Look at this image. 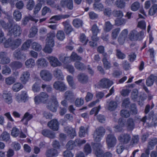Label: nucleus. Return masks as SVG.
Returning <instances> with one entry per match:
<instances>
[{
  "label": "nucleus",
  "instance_id": "nucleus-43",
  "mask_svg": "<svg viewBox=\"0 0 157 157\" xmlns=\"http://www.w3.org/2000/svg\"><path fill=\"white\" fill-rule=\"evenodd\" d=\"M149 13L151 16H153L155 14L157 15V4H154L150 8Z\"/></svg>",
  "mask_w": 157,
  "mask_h": 157
},
{
  "label": "nucleus",
  "instance_id": "nucleus-37",
  "mask_svg": "<svg viewBox=\"0 0 157 157\" xmlns=\"http://www.w3.org/2000/svg\"><path fill=\"white\" fill-rule=\"evenodd\" d=\"M32 42V40L30 39L27 40L22 44L21 48V49L25 51L27 50L30 48Z\"/></svg>",
  "mask_w": 157,
  "mask_h": 157
},
{
  "label": "nucleus",
  "instance_id": "nucleus-20",
  "mask_svg": "<svg viewBox=\"0 0 157 157\" xmlns=\"http://www.w3.org/2000/svg\"><path fill=\"white\" fill-rule=\"evenodd\" d=\"M30 78V74L28 71L23 72L20 77V80L22 83L26 84Z\"/></svg>",
  "mask_w": 157,
  "mask_h": 157
},
{
  "label": "nucleus",
  "instance_id": "nucleus-14",
  "mask_svg": "<svg viewBox=\"0 0 157 157\" xmlns=\"http://www.w3.org/2000/svg\"><path fill=\"white\" fill-rule=\"evenodd\" d=\"M113 83L112 81L106 78H103L99 82V85L103 88H108L110 87Z\"/></svg>",
  "mask_w": 157,
  "mask_h": 157
},
{
  "label": "nucleus",
  "instance_id": "nucleus-42",
  "mask_svg": "<svg viewBox=\"0 0 157 157\" xmlns=\"http://www.w3.org/2000/svg\"><path fill=\"white\" fill-rule=\"evenodd\" d=\"M64 96L65 99L68 100H73L74 98V96L72 92L69 90L65 92Z\"/></svg>",
  "mask_w": 157,
  "mask_h": 157
},
{
  "label": "nucleus",
  "instance_id": "nucleus-16",
  "mask_svg": "<svg viewBox=\"0 0 157 157\" xmlns=\"http://www.w3.org/2000/svg\"><path fill=\"white\" fill-rule=\"evenodd\" d=\"M7 54L4 52H0V63L2 64H7L10 61V59L7 56Z\"/></svg>",
  "mask_w": 157,
  "mask_h": 157
},
{
  "label": "nucleus",
  "instance_id": "nucleus-22",
  "mask_svg": "<svg viewBox=\"0 0 157 157\" xmlns=\"http://www.w3.org/2000/svg\"><path fill=\"white\" fill-rule=\"evenodd\" d=\"M64 131L68 134V135L71 138H73L76 136L75 130L70 126H66L64 128Z\"/></svg>",
  "mask_w": 157,
  "mask_h": 157
},
{
  "label": "nucleus",
  "instance_id": "nucleus-41",
  "mask_svg": "<svg viewBox=\"0 0 157 157\" xmlns=\"http://www.w3.org/2000/svg\"><path fill=\"white\" fill-rule=\"evenodd\" d=\"M32 48L37 52H39L42 49L41 46L36 42H34L32 44Z\"/></svg>",
  "mask_w": 157,
  "mask_h": 157
},
{
  "label": "nucleus",
  "instance_id": "nucleus-4",
  "mask_svg": "<svg viewBox=\"0 0 157 157\" xmlns=\"http://www.w3.org/2000/svg\"><path fill=\"white\" fill-rule=\"evenodd\" d=\"M59 103L56 96L53 95H52L50 101L47 104V108L53 112H56Z\"/></svg>",
  "mask_w": 157,
  "mask_h": 157
},
{
  "label": "nucleus",
  "instance_id": "nucleus-34",
  "mask_svg": "<svg viewBox=\"0 0 157 157\" xmlns=\"http://www.w3.org/2000/svg\"><path fill=\"white\" fill-rule=\"evenodd\" d=\"M0 140H1L5 141L9 143L11 142L10 139V135L6 132H3L0 136Z\"/></svg>",
  "mask_w": 157,
  "mask_h": 157
},
{
  "label": "nucleus",
  "instance_id": "nucleus-53",
  "mask_svg": "<svg viewBox=\"0 0 157 157\" xmlns=\"http://www.w3.org/2000/svg\"><path fill=\"white\" fill-rule=\"evenodd\" d=\"M121 29L120 28H115L112 30L111 36L113 39H116Z\"/></svg>",
  "mask_w": 157,
  "mask_h": 157
},
{
  "label": "nucleus",
  "instance_id": "nucleus-18",
  "mask_svg": "<svg viewBox=\"0 0 157 157\" xmlns=\"http://www.w3.org/2000/svg\"><path fill=\"white\" fill-rule=\"evenodd\" d=\"M36 63L39 68H44L47 67L48 62L47 60L44 58L38 59L36 61Z\"/></svg>",
  "mask_w": 157,
  "mask_h": 157
},
{
  "label": "nucleus",
  "instance_id": "nucleus-21",
  "mask_svg": "<svg viewBox=\"0 0 157 157\" xmlns=\"http://www.w3.org/2000/svg\"><path fill=\"white\" fill-rule=\"evenodd\" d=\"M60 4L63 6H66L68 9L72 10L73 8V0H61Z\"/></svg>",
  "mask_w": 157,
  "mask_h": 157
},
{
  "label": "nucleus",
  "instance_id": "nucleus-40",
  "mask_svg": "<svg viewBox=\"0 0 157 157\" xmlns=\"http://www.w3.org/2000/svg\"><path fill=\"white\" fill-rule=\"evenodd\" d=\"M29 20L35 21V22H37L38 21V19H35L34 17L29 16L25 18L22 21V24L24 25H25L27 24Z\"/></svg>",
  "mask_w": 157,
  "mask_h": 157
},
{
  "label": "nucleus",
  "instance_id": "nucleus-33",
  "mask_svg": "<svg viewBox=\"0 0 157 157\" xmlns=\"http://www.w3.org/2000/svg\"><path fill=\"white\" fill-rule=\"evenodd\" d=\"M62 24L64 26V31L66 33L68 34H70L72 32V29L69 21H67L63 22Z\"/></svg>",
  "mask_w": 157,
  "mask_h": 157
},
{
  "label": "nucleus",
  "instance_id": "nucleus-36",
  "mask_svg": "<svg viewBox=\"0 0 157 157\" xmlns=\"http://www.w3.org/2000/svg\"><path fill=\"white\" fill-rule=\"evenodd\" d=\"M117 106V102L114 101H112L107 104V108L110 111L114 110Z\"/></svg>",
  "mask_w": 157,
  "mask_h": 157
},
{
  "label": "nucleus",
  "instance_id": "nucleus-5",
  "mask_svg": "<svg viewBox=\"0 0 157 157\" xmlns=\"http://www.w3.org/2000/svg\"><path fill=\"white\" fill-rule=\"evenodd\" d=\"M22 30L20 26L17 24H15L12 26L9 29L7 35L10 36H13L14 37L19 36Z\"/></svg>",
  "mask_w": 157,
  "mask_h": 157
},
{
  "label": "nucleus",
  "instance_id": "nucleus-61",
  "mask_svg": "<svg viewBox=\"0 0 157 157\" xmlns=\"http://www.w3.org/2000/svg\"><path fill=\"white\" fill-rule=\"evenodd\" d=\"M32 90L34 92H37L40 90V85L38 82L33 84L32 87Z\"/></svg>",
  "mask_w": 157,
  "mask_h": 157
},
{
  "label": "nucleus",
  "instance_id": "nucleus-45",
  "mask_svg": "<svg viewBox=\"0 0 157 157\" xmlns=\"http://www.w3.org/2000/svg\"><path fill=\"white\" fill-rule=\"evenodd\" d=\"M113 28V25L109 21H107L105 22L104 30L105 32H109Z\"/></svg>",
  "mask_w": 157,
  "mask_h": 157
},
{
  "label": "nucleus",
  "instance_id": "nucleus-50",
  "mask_svg": "<svg viewBox=\"0 0 157 157\" xmlns=\"http://www.w3.org/2000/svg\"><path fill=\"white\" fill-rule=\"evenodd\" d=\"M11 73V70L10 68L7 66H4L2 67V73L5 75L10 74Z\"/></svg>",
  "mask_w": 157,
  "mask_h": 157
},
{
  "label": "nucleus",
  "instance_id": "nucleus-24",
  "mask_svg": "<svg viewBox=\"0 0 157 157\" xmlns=\"http://www.w3.org/2000/svg\"><path fill=\"white\" fill-rule=\"evenodd\" d=\"M28 95L27 92L25 91H22L20 94L17 95L16 98L17 101L18 102H21L22 101L25 102L27 99Z\"/></svg>",
  "mask_w": 157,
  "mask_h": 157
},
{
  "label": "nucleus",
  "instance_id": "nucleus-44",
  "mask_svg": "<svg viewBox=\"0 0 157 157\" xmlns=\"http://www.w3.org/2000/svg\"><path fill=\"white\" fill-rule=\"evenodd\" d=\"M94 9L96 11H101L104 8L103 5L100 3L95 2L93 5Z\"/></svg>",
  "mask_w": 157,
  "mask_h": 157
},
{
  "label": "nucleus",
  "instance_id": "nucleus-62",
  "mask_svg": "<svg viewBox=\"0 0 157 157\" xmlns=\"http://www.w3.org/2000/svg\"><path fill=\"white\" fill-rule=\"evenodd\" d=\"M75 68L78 70H82L84 68L83 64L80 62H76L75 63Z\"/></svg>",
  "mask_w": 157,
  "mask_h": 157
},
{
  "label": "nucleus",
  "instance_id": "nucleus-6",
  "mask_svg": "<svg viewBox=\"0 0 157 157\" xmlns=\"http://www.w3.org/2000/svg\"><path fill=\"white\" fill-rule=\"evenodd\" d=\"M105 133V129L102 127H100L95 130L93 135L94 140L96 142H99L101 140Z\"/></svg>",
  "mask_w": 157,
  "mask_h": 157
},
{
  "label": "nucleus",
  "instance_id": "nucleus-55",
  "mask_svg": "<svg viewBox=\"0 0 157 157\" xmlns=\"http://www.w3.org/2000/svg\"><path fill=\"white\" fill-rule=\"evenodd\" d=\"M134 124L133 120L132 118H129L127 121L128 128L130 130H132L134 128Z\"/></svg>",
  "mask_w": 157,
  "mask_h": 157
},
{
  "label": "nucleus",
  "instance_id": "nucleus-28",
  "mask_svg": "<svg viewBox=\"0 0 157 157\" xmlns=\"http://www.w3.org/2000/svg\"><path fill=\"white\" fill-rule=\"evenodd\" d=\"M42 134L50 139H53L56 137L55 133L50 130L45 129L42 131Z\"/></svg>",
  "mask_w": 157,
  "mask_h": 157
},
{
  "label": "nucleus",
  "instance_id": "nucleus-13",
  "mask_svg": "<svg viewBox=\"0 0 157 157\" xmlns=\"http://www.w3.org/2000/svg\"><path fill=\"white\" fill-rule=\"evenodd\" d=\"M54 88L57 90L63 91L67 90V87L64 82L60 81H56L53 84Z\"/></svg>",
  "mask_w": 157,
  "mask_h": 157
},
{
  "label": "nucleus",
  "instance_id": "nucleus-58",
  "mask_svg": "<svg viewBox=\"0 0 157 157\" xmlns=\"http://www.w3.org/2000/svg\"><path fill=\"white\" fill-rule=\"evenodd\" d=\"M157 144V139L153 138L151 139L148 143V148H150V147L153 148V147Z\"/></svg>",
  "mask_w": 157,
  "mask_h": 157
},
{
  "label": "nucleus",
  "instance_id": "nucleus-52",
  "mask_svg": "<svg viewBox=\"0 0 157 157\" xmlns=\"http://www.w3.org/2000/svg\"><path fill=\"white\" fill-rule=\"evenodd\" d=\"M56 37L60 41L63 40L65 38V35L63 31H59L57 32L56 35Z\"/></svg>",
  "mask_w": 157,
  "mask_h": 157
},
{
  "label": "nucleus",
  "instance_id": "nucleus-10",
  "mask_svg": "<svg viewBox=\"0 0 157 157\" xmlns=\"http://www.w3.org/2000/svg\"><path fill=\"white\" fill-rule=\"evenodd\" d=\"M117 138L121 143L123 144H127L130 141L131 136L129 134L123 133L120 134Z\"/></svg>",
  "mask_w": 157,
  "mask_h": 157
},
{
  "label": "nucleus",
  "instance_id": "nucleus-8",
  "mask_svg": "<svg viewBox=\"0 0 157 157\" xmlns=\"http://www.w3.org/2000/svg\"><path fill=\"white\" fill-rule=\"evenodd\" d=\"M48 95L47 93L41 92L39 95L34 97V100L36 104H38L41 103H45L48 100Z\"/></svg>",
  "mask_w": 157,
  "mask_h": 157
},
{
  "label": "nucleus",
  "instance_id": "nucleus-12",
  "mask_svg": "<svg viewBox=\"0 0 157 157\" xmlns=\"http://www.w3.org/2000/svg\"><path fill=\"white\" fill-rule=\"evenodd\" d=\"M40 75L41 78L44 81H49L51 80L52 76L50 72L48 71L43 70L40 72Z\"/></svg>",
  "mask_w": 157,
  "mask_h": 157
},
{
  "label": "nucleus",
  "instance_id": "nucleus-38",
  "mask_svg": "<svg viewBox=\"0 0 157 157\" xmlns=\"http://www.w3.org/2000/svg\"><path fill=\"white\" fill-rule=\"evenodd\" d=\"M10 66L13 69H18L22 67V64L18 61H14L12 62L10 64Z\"/></svg>",
  "mask_w": 157,
  "mask_h": 157
},
{
  "label": "nucleus",
  "instance_id": "nucleus-60",
  "mask_svg": "<svg viewBox=\"0 0 157 157\" xmlns=\"http://www.w3.org/2000/svg\"><path fill=\"white\" fill-rule=\"evenodd\" d=\"M67 80L71 87H73L74 85V82L73 77L70 75H68L67 77Z\"/></svg>",
  "mask_w": 157,
  "mask_h": 157
},
{
  "label": "nucleus",
  "instance_id": "nucleus-15",
  "mask_svg": "<svg viewBox=\"0 0 157 157\" xmlns=\"http://www.w3.org/2000/svg\"><path fill=\"white\" fill-rule=\"evenodd\" d=\"M91 30L93 34L91 37L92 40L94 41H98L99 38L97 37V35L98 33H100V30L98 29L97 25L94 24L92 27Z\"/></svg>",
  "mask_w": 157,
  "mask_h": 157
},
{
  "label": "nucleus",
  "instance_id": "nucleus-7",
  "mask_svg": "<svg viewBox=\"0 0 157 157\" xmlns=\"http://www.w3.org/2000/svg\"><path fill=\"white\" fill-rule=\"evenodd\" d=\"M106 142L108 148L110 149L115 146L117 143V140L114 135L109 134L106 136Z\"/></svg>",
  "mask_w": 157,
  "mask_h": 157
},
{
  "label": "nucleus",
  "instance_id": "nucleus-17",
  "mask_svg": "<svg viewBox=\"0 0 157 157\" xmlns=\"http://www.w3.org/2000/svg\"><path fill=\"white\" fill-rule=\"evenodd\" d=\"M128 31L126 29H125L123 30L118 38V41L121 44H123L127 37L128 34Z\"/></svg>",
  "mask_w": 157,
  "mask_h": 157
},
{
  "label": "nucleus",
  "instance_id": "nucleus-35",
  "mask_svg": "<svg viewBox=\"0 0 157 157\" xmlns=\"http://www.w3.org/2000/svg\"><path fill=\"white\" fill-rule=\"evenodd\" d=\"M33 118V115L28 112L26 113L24 115L23 118L21 120L22 121L24 122L25 125L28 124V122Z\"/></svg>",
  "mask_w": 157,
  "mask_h": 157
},
{
  "label": "nucleus",
  "instance_id": "nucleus-64",
  "mask_svg": "<svg viewBox=\"0 0 157 157\" xmlns=\"http://www.w3.org/2000/svg\"><path fill=\"white\" fill-rule=\"evenodd\" d=\"M116 4L117 7L121 8H122L125 6V3L123 0H117Z\"/></svg>",
  "mask_w": 157,
  "mask_h": 157
},
{
  "label": "nucleus",
  "instance_id": "nucleus-63",
  "mask_svg": "<svg viewBox=\"0 0 157 157\" xmlns=\"http://www.w3.org/2000/svg\"><path fill=\"white\" fill-rule=\"evenodd\" d=\"M140 6L139 2H136L132 4L131 7V10L133 11H136L138 10Z\"/></svg>",
  "mask_w": 157,
  "mask_h": 157
},
{
  "label": "nucleus",
  "instance_id": "nucleus-54",
  "mask_svg": "<svg viewBox=\"0 0 157 157\" xmlns=\"http://www.w3.org/2000/svg\"><path fill=\"white\" fill-rule=\"evenodd\" d=\"M76 146L74 141H69L66 145V147L67 150H71Z\"/></svg>",
  "mask_w": 157,
  "mask_h": 157
},
{
  "label": "nucleus",
  "instance_id": "nucleus-27",
  "mask_svg": "<svg viewBox=\"0 0 157 157\" xmlns=\"http://www.w3.org/2000/svg\"><path fill=\"white\" fill-rule=\"evenodd\" d=\"M53 74L54 76L58 80H63L64 79L63 75L60 69H56L53 71Z\"/></svg>",
  "mask_w": 157,
  "mask_h": 157
},
{
  "label": "nucleus",
  "instance_id": "nucleus-19",
  "mask_svg": "<svg viewBox=\"0 0 157 157\" xmlns=\"http://www.w3.org/2000/svg\"><path fill=\"white\" fill-rule=\"evenodd\" d=\"M48 126L49 128L54 131L58 130L59 123L56 119H53L48 123Z\"/></svg>",
  "mask_w": 157,
  "mask_h": 157
},
{
  "label": "nucleus",
  "instance_id": "nucleus-49",
  "mask_svg": "<svg viewBox=\"0 0 157 157\" xmlns=\"http://www.w3.org/2000/svg\"><path fill=\"white\" fill-rule=\"evenodd\" d=\"M16 81V78L13 76H10L6 78L5 79V82L6 84L11 85L15 82Z\"/></svg>",
  "mask_w": 157,
  "mask_h": 157
},
{
  "label": "nucleus",
  "instance_id": "nucleus-11",
  "mask_svg": "<svg viewBox=\"0 0 157 157\" xmlns=\"http://www.w3.org/2000/svg\"><path fill=\"white\" fill-rule=\"evenodd\" d=\"M46 58L49 62L51 65L53 67H56L62 65L61 63L56 57L49 56L47 57Z\"/></svg>",
  "mask_w": 157,
  "mask_h": 157
},
{
  "label": "nucleus",
  "instance_id": "nucleus-48",
  "mask_svg": "<svg viewBox=\"0 0 157 157\" xmlns=\"http://www.w3.org/2000/svg\"><path fill=\"white\" fill-rule=\"evenodd\" d=\"M37 32V28L34 26L32 27L29 31V33L28 36L29 38L33 37L35 36Z\"/></svg>",
  "mask_w": 157,
  "mask_h": 157
},
{
  "label": "nucleus",
  "instance_id": "nucleus-47",
  "mask_svg": "<svg viewBox=\"0 0 157 157\" xmlns=\"http://www.w3.org/2000/svg\"><path fill=\"white\" fill-rule=\"evenodd\" d=\"M13 18L16 21H19L21 18V13L18 10H15L13 13Z\"/></svg>",
  "mask_w": 157,
  "mask_h": 157
},
{
  "label": "nucleus",
  "instance_id": "nucleus-57",
  "mask_svg": "<svg viewBox=\"0 0 157 157\" xmlns=\"http://www.w3.org/2000/svg\"><path fill=\"white\" fill-rule=\"evenodd\" d=\"M70 57L71 61L76 60H81L82 59L81 57L78 56L76 53L74 52L72 53Z\"/></svg>",
  "mask_w": 157,
  "mask_h": 157
},
{
  "label": "nucleus",
  "instance_id": "nucleus-3",
  "mask_svg": "<svg viewBox=\"0 0 157 157\" xmlns=\"http://www.w3.org/2000/svg\"><path fill=\"white\" fill-rule=\"evenodd\" d=\"M22 42V39L21 38H17L12 40L11 38H10L6 40L4 43V45L5 48L10 47L12 49H15L21 45Z\"/></svg>",
  "mask_w": 157,
  "mask_h": 157
},
{
  "label": "nucleus",
  "instance_id": "nucleus-46",
  "mask_svg": "<svg viewBox=\"0 0 157 157\" xmlns=\"http://www.w3.org/2000/svg\"><path fill=\"white\" fill-rule=\"evenodd\" d=\"M87 128H85L83 126H81L79 128V136L80 137H83L85 136L86 134L87 133Z\"/></svg>",
  "mask_w": 157,
  "mask_h": 157
},
{
  "label": "nucleus",
  "instance_id": "nucleus-23",
  "mask_svg": "<svg viewBox=\"0 0 157 157\" xmlns=\"http://www.w3.org/2000/svg\"><path fill=\"white\" fill-rule=\"evenodd\" d=\"M124 121L122 118L119 119L118 121L119 125H115L114 127V130L116 132H121L123 130V127L124 125Z\"/></svg>",
  "mask_w": 157,
  "mask_h": 157
},
{
  "label": "nucleus",
  "instance_id": "nucleus-39",
  "mask_svg": "<svg viewBox=\"0 0 157 157\" xmlns=\"http://www.w3.org/2000/svg\"><path fill=\"white\" fill-rule=\"evenodd\" d=\"M23 86L20 82H16L13 85L12 89L15 92H17L23 88Z\"/></svg>",
  "mask_w": 157,
  "mask_h": 157
},
{
  "label": "nucleus",
  "instance_id": "nucleus-9",
  "mask_svg": "<svg viewBox=\"0 0 157 157\" xmlns=\"http://www.w3.org/2000/svg\"><path fill=\"white\" fill-rule=\"evenodd\" d=\"M144 35V32L141 31L140 32H138L135 30L132 31L129 34V37L131 40L132 41L140 40L143 35Z\"/></svg>",
  "mask_w": 157,
  "mask_h": 157
},
{
  "label": "nucleus",
  "instance_id": "nucleus-1",
  "mask_svg": "<svg viewBox=\"0 0 157 157\" xmlns=\"http://www.w3.org/2000/svg\"><path fill=\"white\" fill-rule=\"evenodd\" d=\"M55 37V33L53 32H50L47 34L46 39V46L43 51L46 53H51L52 50V48L55 45L54 38Z\"/></svg>",
  "mask_w": 157,
  "mask_h": 157
},
{
  "label": "nucleus",
  "instance_id": "nucleus-59",
  "mask_svg": "<svg viewBox=\"0 0 157 157\" xmlns=\"http://www.w3.org/2000/svg\"><path fill=\"white\" fill-rule=\"evenodd\" d=\"M20 133L19 130L16 127H13L12 130L11 135L14 137H17L18 136Z\"/></svg>",
  "mask_w": 157,
  "mask_h": 157
},
{
  "label": "nucleus",
  "instance_id": "nucleus-56",
  "mask_svg": "<svg viewBox=\"0 0 157 157\" xmlns=\"http://www.w3.org/2000/svg\"><path fill=\"white\" fill-rule=\"evenodd\" d=\"M82 22L80 19H75L73 21V25L76 28H78L82 26Z\"/></svg>",
  "mask_w": 157,
  "mask_h": 157
},
{
  "label": "nucleus",
  "instance_id": "nucleus-32",
  "mask_svg": "<svg viewBox=\"0 0 157 157\" xmlns=\"http://www.w3.org/2000/svg\"><path fill=\"white\" fill-rule=\"evenodd\" d=\"M25 65L27 68H33L35 66L34 59L33 58L28 59L25 61Z\"/></svg>",
  "mask_w": 157,
  "mask_h": 157
},
{
  "label": "nucleus",
  "instance_id": "nucleus-30",
  "mask_svg": "<svg viewBox=\"0 0 157 157\" xmlns=\"http://www.w3.org/2000/svg\"><path fill=\"white\" fill-rule=\"evenodd\" d=\"M58 152L57 150L52 148L47 150L46 155L47 157H56L58 156Z\"/></svg>",
  "mask_w": 157,
  "mask_h": 157
},
{
  "label": "nucleus",
  "instance_id": "nucleus-29",
  "mask_svg": "<svg viewBox=\"0 0 157 157\" xmlns=\"http://www.w3.org/2000/svg\"><path fill=\"white\" fill-rule=\"evenodd\" d=\"M154 81H157V75H151L147 78L146 81V85L148 86H152Z\"/></svg>",
  "mask_w": 157,
  "mask_h": 157
},
{
  "label": "nucleus",
  "instance_id": "nucleus-25",
  "mask_svg": "<svg viewBox=\"0 0 157 157\" xmlns=\"http://www.w3.org/2000/svg\"><path fill=\"white\" fill-rule=\"evenodd\" d=\"M13 56L14 58L17 59H25L26 57V55L21 53L20 50L19 49L16 50L13 52Z\"/></svg>",
  "mask_w": 157,
  "mask_h": 157
},
{
  "label": "nucleus",
  "instance_id": "nucleus-31",
  "mask_svg": "<svg viewBox=\"0 0 157 157\" xmlns=\"http://www.w3.org/2000/svg\"><path fill=\"white\" fill-rule=\"evenodd\" d=\"M77 78L79 81L84 83L87 82L88 80V76L84 73H80L77 76Z\"/></svg>",
  "mask_w": 157,
  "mask_h": 157
},
{
  "label": "nucleus",
  "instance_id": "nucleus-51",
  "mask_svg": "<svg viewBox=\"0 0 157 157\" xmlns=\"http://www.w3.org/2000/svg\"><path fill=\"white\" fill-rule=\"evenodd\" d=\"M59 59L64 64L70 62L71 61L70 57L64 56H60Z\"/></svg>",
  "mask_w": 157,
  "mask_h": 157
},
{
  "label": "nucleus",
  "instance_id": "nucleus-2",
  "mask_svg": "<svg viewBox=\"0 0 157 157\" xmlns=\"http://www.w3.org/2000/svg\"><path fill=\"white\" fill-rule=\"evenodd\" d=\"M93 148L95 154L97 157H112V154L109 151L104 154V151L102 146L100 143L94 144Z\"/></svg>",
  "mask_w": 157,
  "mask_h": 157
},
{
  "label": "nucleus",
  "instance_id": "nucleus-26",
  "mask_svg": "<svg viewBox=\"0 0 157 157\" xmlns=\"http://www.w3.org/2000/svg\"><path fill=\"white\" fill-rule=\"evenodd\" d=\"M2 97L4 101L8 104L12 102V98L11 94L6 91L4 92Z\"/></svg>",
  "mask_w": 157,
  "mask_h": 157
}]
</instances>
